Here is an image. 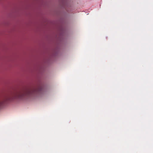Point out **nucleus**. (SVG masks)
<instances>
[{"mask_svg":"<svg viewBox=\"0 0 153 153\" xmlns=\"http://www.w3.org/2000/svg\"><path fill=\"white\" fill-rule=\"evenodd\" d=\"M42 87L41 86L36 88L26 89L14 92L4 99L0 98V107L7 101H11L16 98L23 99L35 94L39 93L42 91Z\"/></svg>","mask_w":153,"mask_h":153,"instance_id":"nucleus-1","label":"nucleus"}]
</instances>
